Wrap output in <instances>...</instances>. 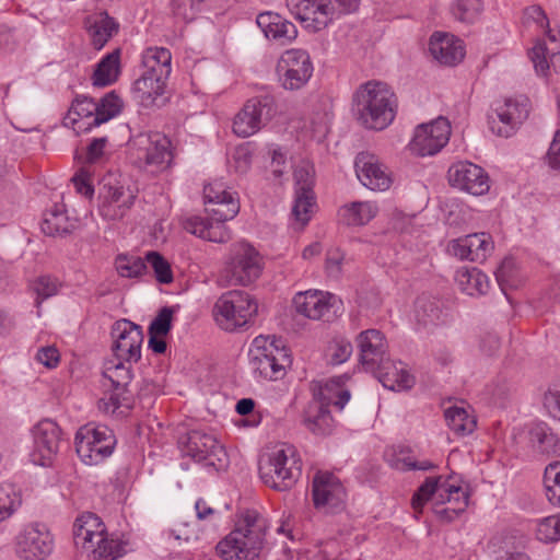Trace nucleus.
<instances>
[{"mask_svg": "<svg viewBox=\"0 0 560 560\" xmlns=\"http://www.w3.org/2000/svg\"><path fill=\"white\" fill-rule=\"evenodd\" d=\"M469 494L450 477H428L411 498L415 512L421 513L424 504L432 501L436 517L444 523L456 520L467 508Z\"/></svg>", "mask_w": 560, "mask_h": 560, "instance_id": "1", "label": "nucleus"}, {"mask_svg": "<svg viewBox=\"0 0 560 560\" xmlns=\"http://www.w3.org/2000/svg\"><path fill=\"white\" fill-rule=\"evenodd\" d=\"M395 94L386 83L369 81L353 95L352 110L365 128L383 130L395 118Z\"/></svg>", "mask_w": 560, "mask_h": 560, "instance_id": "2", "label": "nucleus"}, {"mask_svg": "<svg viewBox=\"0 0 560 560\" xmlns=\"http://www.w3.org/2000/svg\"><path fill=\"white\" fill-rule=\"evenodd\" d=\"M259 477L277 491L291 489L301 476L302 460L293 445L281 444L260 456Z\"/></svg>", "mask_w": 560, "mask_h": 560, "instance_id": "3", "label": "nucleus"}, {"mask_svg": "<svg viewBox=\"0 0 560 560\" xmlns=\"http://www.w3.org/2000/svg\"><path fill=\"white\" fill-rule=\"evenodd\" d=\"M266 529L261 521L247 514L244 523L217 545L224 560H257L265 547Z\"/></svg>", "mask_w": 560, "mask_h": 560, "instance_id": "4", "label": "nucleus"}, {"mask_svg": "<svg viewBox=\"0 0 560 560\" xmlns=\"http://www.w3.org/2000/svg\"><path fill=\"white\" fill-rule=\"evenodd\" d=\"M350 397V392L341 388L336 380H330L320 386L317 392H314L313 399L304 411L303 423L306 429L317 435L329 434L334 427L329 406L334 405L342 410Z\"/></svg>", "mask_w": 560, "mask_h": 560, "instance_id": "5", "label": "nucleus"}, {"mask_svg": "<svg viewBox=\"0 0 560 560\" xmlns=\"http://www.w3.org/2000/svg\"><path fill=\"white\" fill-rule=\"evenodd\" d=\"M262 270L259 253L248 243L232 245L229 257L219 276L222 287H246L260 276Z\"/></svg>", "mask_w": 560, "mask_h": 560, "instance_id": "6", "label": "nucleus"}, {"mask_svg": "<svg viewBox=\"0 0 560 560\" xmlns=\"http://www.w3.org/2000/svg\"><path fill=\"white\" fill-rule=\"evenodd\" d=\"M183 456L190 457L209 471H221L229 466L225 448L212 435L202 430H191L178 440Z\"/></svg>", "mask_w": 560, "mask_h": 560, "instance_id": "7", "label": "nucleus"}, {"mask_svg": "<svg viewBox=\"0 0 560 560\" xmlns=\"http://www.w3.org/2000/svg\"><path fill=\"white\" fill-rule=\"evenodd\" d=\"M258 304L242 290L223 293L214 304V317L221 328L235 331L245 327L257 314Z\"/></svg>", "mask_w": 560, "mask_h": 560, "instance_id": "8", "label": "nucleus"}, {"mask_svg": "<svg viewBox=\"0 0 560 560\" xmlns=\"http://www.w3.org/2000/svg\"><path fill=\"white\" fill-rule=\"evenodd\" d=\"M117 440L112 429L104 424L88 423L74 436L78 456L85 465H97L109 457Z\"/></svg>", "mask_w": 560, "mask_h": 560, "instance_id": "9", "label": "nucleus"}, {"mask_svg": "<svg viewBox=\"0 0 560 560\" xmlns=\"http://www.w3.org/2000/svg\"><path fill=\"white\" fill-rule=\"evenodd\" d=\"M524 18L526 21H532L542 28L551 45V47H549L546 40H539L532 48L529 57L536 72L545 75L550 67H552L556 72H560V42L557 39L556 35L551 33L549 20L545 11L540 5L533 4L524 10Z\"/></svg>", "mask_w": 560, "mask_h": 560, "instance_id": "10", "label": "nucleus"}, {"mask_svg": "<svg viewBox=\"0 0 560 560\" xmlns=\"http://www.w3.org/2000/svg\"><path fill=\"white\" fill-rule=\"evenodd\" d=\"M104 377L112 383L113 390L101 399L106 412L118 416H126L135 405L133 393L128 388L132 380L130 366L119 361L105 368Z\"/></svg>", "mask_w": 560, "mask_h": 560, "instance_id": "11", "label": "nucleus"}, {"mask_svg": "<svg viewBox=\"0 0 560 560\" xmlns=\"http://www.w3.org/2000/svg\"><path fill=\"white\" fill-rule=\"evenodd\" d=\"M277 113L276 100L270 94L248 100L233 120L236 136L247 138L259 131Z\"/></svg>", "mask_w": 560, "mask_h": 560, "instance_id": "12", "label": "nucleus"}, {"mask_svg": "<svg viewBox=\"0 0 560 560\" xmlns=\"http://www.w3.org/2000/svg\"><path fill=\"white\" fill-rule=\"evenodd\" d=\"M313 71L312 59L304 49L285 50L277 63L279 83L287 91H298L304 88L312 78Z\"/></svg>", "mask_w": 560, "mask_h": 560, "instance_id": "13", "label": "nucleus"}, {"mask_svg": "<svg viewBox=\"0 0 560 560\" xmlns=\"http://www.w3.org/2000/svg\"><path fill=\"white\" fill-rule=\"evenodd\" d=\"M295 312L308 319L334 322L342 313V302L332 293L317 290L299 292L293 298Z\"/></svg>", "mask_w": 560, "mask_h": 560, "instance_id": "14", "label": "nucleus"}, {"mask_svg": "<svg viewBox=\"0 0 560 560\" xmlns=\"http://www.w3.org/2000/svg\"><path fill=\"white\" fill-rule=\"evenodd\" d=\"M52 549L54 538L45 524H28L16 537V553L22 560H45Z\"/></svg>", "mask_w": 560, "mask_h": 560, "instance_id": "15", "label": "nucleus"}, {"mask_svg": "<svg viewBox=\"0 0 560 560\" xmlns=\"http://www.w3.org/2000/svg\"><path fill=\"white\" fill-rule=\"evenodd\" d=\"M132 145L140 152L139 156L144 160L147 166L152 171H164L170 167L173 161L171 140L160 132H142L131 140Z\"/></svg>", "mask_w": 560, "mask_h": 560, "instance_id": "16", "label": "nucleus"}, {"mask_svg": "<svg viewBox=\"0 0 560 560\" xmlns=\"http://www.w3.org/2000/svg\"><path fill=\"white\" fill-rule=\"evenodd\" d=\"M451 125L444 117L419 125L409 148L412 153L419 156L434 155L448 142Z\"/></svg>", "mask_w": 560, "mask_h": 560, "instance_id": "17", "label": "nucleus"}, {"mask_svg": "<svg viewBox=\"0 0 560 560\" xmlns=\"http://www.w3.org/2000/svg\"><path fill=\"white\" fill-rule=\"evenodd\" d=\"M313 501L316 509L336 513L343 509L346 490L341 481L329 471H317L312 482Z\"/></svg>", "mask_w": 560, "mask_h": 560, "instance_id": "18", "label": "nucleus"}, {"mask_svg": "<svg viewBox=\"0 0 560 560\" xmlns=\"http://www.w3.org/2000/svg\"><path fill=\"white\" fill-rule=\"evenodd\" d=\"M292 15L312 32L326 28L334 20L335 7L329 0H285Z\"/></svg>", "mask_w": 560, "mask_h": 560, "instance_id": "19", "label": "nucleus"}, {"mask_svg": "<svg viewBox=\"0 0 560 560\" xmlns=\"http://www.w3.org/2000/svg\"><path fill=\"white\" fill-rule=\"evenodd\" d=\"M110 334L114 339L113 351L118 360L137 362L141 358V326L128 319H120L113 325Z\"/></svg>", "mask_w": 560, "mask_h": 560, "instance_id": "20", "label": "nucleus"}, {"mask_svg": "<svg viewBox=\"0 0 560 560\" xmlns=\"http://www.w3.org/2000/svg\"><path fill=\"white\" fill-rule=\"evenodd\" d=\"M98 207L103 219L117 221L122 219L131 209L137 198V191L130 186L120 184H104Z\"/></svg>", "mask_w": 560, "mask_h": 560, "instance_id": "21", "label": "nucleus"}, {"mask_svg": "<svg viewBox=\"0 0 560 560\" xmlns=\"http://www.w3.org/2000/svg\"><path fill=\"white\" fill-rule=\"evenodd\" d=\"M451 186L480 196L489 191V176L480 166L469 162L459 161L451 165L447 172Z\"/></svg>", "mask_w": 560, "mask_h": 560, "instance_id": "22", "label": "nucleus"}, {"mask_svg": "<svg viewBox=\"0 0 560 560\" xmlns=\"http://www.w3.org/2000/svg\"><path fill=\"white\" fill-rule=\"evenodd\" d=\"M60 443V429L58 424L45 419L33 429V452L31 454L34 464L48 466L57 455Z\"/></svg>", "mask_w": 560, "mask_h": 560, "instance_id": "23", "label": "nucleus"}, {"mask_svg": "<svg viewBox=\"0 0 560 560\" xmlns=\"http://www.w3.org/2000/svg\"><path fill=\"white\" fill-rule=\"evenodd\" d=\"M360 363L366 372H375L383 366L387 358V342L378 329H366L357 337Z\"/></svg>", "mask_w": 560, "mask_h": 560, "instance_id": "24", "label": "nucleus"}, {"mask_svg": "<svg viewBox=\"0 0 560 560\" xmlns=\"http://www.w3.org/2000/svg\"><path fill=\"white\" fill-rule=\"evenodd\" d=\"M529 108V100L526 96L506 98L495 108L497 118L502 126L497 127V121L493 119L491 130L501 137L512 136L516 127L528 117Z\"/></svg>", "mask_w": 560, "mask_h": 560, "instance_id": "25", "label": "nucleus"}, {"mask_svg": "<svg viewBox=\"0 0 560 560\" xmlns=\"http://www.w3.org/2000/svg\"><path fill=\"white\" fill-rule=\"evenodd\" d=\"M359 180L371 190H386L390 186V177L378 158L369 152H360L354 161Z\"/></svg>", "mask_w": 560, "mask_h": 560, "instance_id": "26", "label": "nucleus"}, {"mask_svg": "<svg viewBox=\"0 0 560 560\" xmlns=\"http://www.w3.org/2000/svg\"><path fill=\"white\" fill-rule=\"evenodd\" d=\"M256 23L268 39L285 45L298 36L296 26L275 12H264L257 15Z\"/></svg>", "mask_w": 560, "mask_h": 560, "instance_id": "27", "label": "nucleus"}, {"mask_svg": "<svg viewBox=\"0 0 560 560\" xmlns=\"http://www.w3.org/2000/svg\"><path fill=\"white\" fill-rule=\"evenodd\" d=\"M429 51L434 59L446 66L458 63L465 56L462 40L453 35L440 32L431 35Z\"/></svg>", "mask_w": 560, "mask_h": 560, "instance_id": "28", "label": "nucleus"}, {"mask_svg": "<svg viewBox=\"0 0 560 560\" xmlns=\"http://www.w3.org/2000/svg\"><path fill=\"white\" fill-rule=\"evenodd\" d=\"M261 337L254 339L255 351H250V366L256 377L264 380H278L283 374L284 366L262 346Z\"/></svg>", "mask_w": 560, "mask_h": 560, "instance_id": "29", "label": "nucleus"}, {"mask_svg": "<svg viewBox=\"0 0 560 560\" xmlns=\"http://www.w3.org/2000/svg\"><path fill=\"white\" fill-rule=\"evenodd\" d=\"M225 222L211 218L191 217L184 222V229L203 240L213 243H225L231 238Z\"/></svg>", "mask_w": 560, "mask_h": 560, "instance_id": "30", "label": "nucleus"}, {"mask_svg": "<svg viewBox=\"0 0 560 560\" xmlns=\"http://www.w3.org/2000/svg\"><path fill=\"white\" fill-rule=\"evenodd\" d=\"M105 533L101 518L93 513L79 516L73 525V538L77 547L91 549L96 539Z\"/></svg>", "mask_w": 560, "mask_h": 560, "instance_id": "31", "label": "nucleus"}, {"mask_svg": "<svg viewBox=\"0 0 560 560\" xmlns=\"http://www.w3.org/2000/svg\"><path fill=\"white\" fill-rule=\"evenodd\" d=\"M372 374L378 378L384 387L390 390L409 389L415 384L413 376L401 366V363L399 362L397 365L389 359H386L383 366L372 372Z\"/></svg>", "mask_w": 560, "mask_h": 560, "instance_id": "32", "label": "nucleus"}, {"mask_svg": "<svg viewBox=\"0 0 560 560\" xmlns=\"http://www.w3.org/2000/svg\"><path fill=\"white\" fill-rule=\"evenodd\" d=\"M166 81L160 79V77L141 72L140 77L133 82L132 93L142 106L151 107L164 94Z\"/></svg>", "mask_w": 560, "mask_h": 560, "instance_id": "33", "label": "nucleus"}, {"mask_svg": "<svg viewBox=\"0 0 560 560\" xmlns=\"http://www.w3.org/2000/svg\"><path fill=\"white\" fill-rule=\"evenodd\" d=\"M172 54L164 47L147 48L142 55V72L168 80L172 72Z\"/></svg>", "mask_w": 560, "mask_h": 560, "instance_id": "34", "label": "nucleus"}, {"mask_svg": "<svg viewBox=\"0 0 560 560\" xmlns=\"http://www.w3.org/2000/svg\"><path fill=\"white\" fill-rule=\"evenodd\" d=\"M96 102L85 95H78L63 118L65 126H71L77 132L88 131L86 126H83L82 120L84 118L91 119L96 116Z\"/></svg>", "mask_w": 560, "mask_h": 560, "instance_id": "35", "label": "nucleus"}, {"mask_svg": "<svg viewBox=\"0 0 560 560\" xmlns=\"http://www.w3.org/2000/svg\"><path fill=\"white\" fill-rule=\"evenodd\" d=\"M455 281L460 291L470 296L486 294L489 289L487 275L478 268H459L456 271Z\"/></svg>", "mask_w": 560, "mask_h": 560, "instance_id": "36", "label": "nucleus"}, {"mask_svg": "<svg viewBox=\"0 0 560 560\" xmlns=\"http://www.w3.org/2000/svg\"><path fill=\"white\" fill-rule=\"evenodd\" d=\"M415 315L418 324L428 327L444 323L442 303L436 298L422 294L416 301Z\"/></svg>", "mask_w": 560, "mask_h": 560, "instance_id": "37", "label": "nucleus"}, {"mask_svg": "<svg viewBox=\"0 0 560 560\" xmlns=\"http://www.w3.org/2000/svg\"><path fill=\"white\" fill-rule=\"evenodd\" d=\"M529 436L533 445L542 454L560 455V438L545 422L532 427Z\"/></svg>", "mask_w": 560, "mask_h": 560, "instance_id": "38", "label": "nucleus"}, {"mask_svg": "<svg viewBox=\"0 0 560 560\" xmlns=\"http://www.w3.org/2000/svg\"><path fill=\"white\" fill-rule=\"evenodd\" d=\"M120 50L116 49L107 54L97 63L93 73V85L103 88L113 84L119 75Z\"/></svg>", "mask_w": 560, "mask_h": 560, "instance_id": "39", "label": "nucleus"}, {"mask_svg": "<svg viewBox=\"0 0 560 560\" xmlns=\"http://www.w3.org/2000/svg\"><path fill=\"white\" fill-rule=\"evenodd\" d=\"M118 27V23L107 12L100 13L89 26V34L94 48L102 49L113 35L117 33Z\"/></svg>", "mask_w": 560, "mask_h": 560, "instance_id": "40", "label": "nucleus"}, {"mask_svg": "<svg viewBox=\"0 0 560 560\" xmlns=\"http://www.w3.org/2000/svg\"><path fill=\"white\" fill-rule=\"evenodd\" d=\"M74 223L70 221L66 212L55 207L47 211L40 224L44 234L48 236H62L69 234L74 229Z\"/></svg>", "mask_w": 560, "mask_h": 560, "instance_id": "41", "label": "nucleus"}, {"mask_svg": "<svg viewBox=\"0 0 560 560\" xmlns=\"http://www.w3.org/2000/svg\"><path fill=\"white\" fill-rule=\"evenodd\" d=\"M122 105V100L114 91L108 92L98 102H96V116L93 118V121H89L86 124L85 129L98 127L116 117L120 114Z\"/></svg>", "mask_w": 560, "mask_h": 560, "instance_id": "42", "label": "nucleus"}, {"mask_svg": "<svg viewBox=\"0 0 560 560\" xmlns=\"http://www.w3.org/2000/svg\"><path fill=\"white\" fill-rule=\"evenodd\" d=\"M444 416L448 428L459 436H466L476 429V418L463 407H450L445 410Z\"/></svg>", "mask_w": 560, "mask_h": 560, "instance_id": "43", "label": "nucleus"}, {"mask_svg": "<svg viewBox=\"0 0 560 560\" xmlns=\"http://www.w3.org/2000/svg\"><path fill=\"white\" fill-rule=\"evenodd\" d=\"M465 245L472 256V261L483 262L493 249L491 236L487 233H475L464 236Z\"/></svg>", "mask_w": 560, "mask_h": 560, "instance_id": "44", "label": "nucleus"}, {"mask_svg": "<svg viewBox=\"0 0 560 560\" xmlns=\"http://www.w3.org/2000/svg\"><path fill=\"white\" fill-rule=\"evenodd\" d=\"M483 10L481 0H456L452 5L453 16L466 24L476 23Z\"/></svg>", "mask_w": 560, "mask_h": 560, "instance_id": "45", "label": "nucleus"}, {"mask_svg": "<svg viewBox=\"0 0 560 560\" xmlns=\"http://www.w3.org/2000/svg\"><path fill=\"white\" fill-rule=\"evenodd\" d=\"M376 212L377 208L373 203L358 201L345 208L343 215L349 225H364L376 215Z\"/></svg>", "mask_w": 560, "mask_h": 560, "instance_id": "46", "label": "nucleus"}, {"mask_svg": "<svg viewBox=\"0 0 560 560\" xmlns=\"http://www.w3.org/2000/svg\"><path fill=\"white\" fill-rule=\"evenodd\" d=\"M86 552H92L95 558L104 560H115L125 553V546L116 539H108L104 534L95 540L91 549Z\"/></svg>", "mask_w": 560, "mask_h": 560, "instance_id": "47", "label": "nucleus"}, {"mask_svg": "<svg viewBox=\"0 0 560 560\" xmlns=\"http://www.w3.org/2000/svg\"><path fill=\"white\" fill-rule=\"evenodd\" d=\"M115 267L119 276L124 278H139L147 272L145 259L133 255H118Z\"/></svg>", "mask_w": 560, "mask_h": 560, "instance_id": "48", "label": "nucleus"}, {"mask_svg": "<svg viewBox=\"0 0 560 560\" xmlns=\"http://www.w3.org/2000/svg\"><path fill=\"white\" fill-rule=\"evenodd\" d=\"M352 352V343L347 338L336 337L326 348V360L330 365H340L349 360Z\"/></svg>", "mask_w": 560, "mask_h": 560, "instance_id": "49", "label": "nucleus"}, {"mask_svg": "<svg viewBox=\"0 0 560 560\" xmlns=\"http://www.w3.org/2000/svg\"><path fill=\"white\" fill-rule=\"evenodd\" d=\"M59 288H60V282L55 277L44 275V276H39L38 278H36L31 284V289L36 295V298H35L36 307L39 308L40 304L45 300L56 295L59 291Z\"/></svg>", "mask_w": 560, "mask_h": 560, "instance_id": "50", "label": "nucleus"}, {"mask_svg": "<svg viewBox=\"0 0 560 560\" xmlns=\"http://www.w3.org/2000/svg\"><path fill=\"white\" fill-rule=\"evenodd\" d=\"M21 504V495L13 485H0V522L10 517Z\"/></svg>", "mask_w": 560, "mask_h": 560, "instance_id": "51", "label": "nucleus"}, {"mask_svg": "<svg viewBox=\"0 0 560 560\" xmlns=\"http://www.w3.org/2000/svg\"><path fill=\"white\" fill-rule=\"evenodd\" d=\"M544 480L548 500L552 504L560 505V462L546 467Z\"/></svg>", "mask_w": 560, "mask_h": 560, "instance_id": "52", "label": "nucleus"}, {"mask_svg": "<svg viewBox=\"0 0 560 560\" xmlns=\"http://www.w3.org/2000/svg\"><path fill=\"white\" fill-rule=\"evenodd\" d=\"M238 211L240 202L236 197L219 201L218 203L209 205L207 207V212L210 215L209 218L222 222L234 219Z\"/></svg>", "mask_w": 560, "mask_h": 560, "instance_id": "53", "label": "nucleus"}, {"mask_svg": "<svg viewBox=\"0 0 560 560\" xmlns=\"http://www.w3.org/2000/svg\"><path fill=\"white\" fill-rule=\"evenodd\" d=\"M392 466L402 471L422 470L428 471L434 469L436 466L430 460H416L409 455V452L401 447L400 452L395 455L392 460Z\"/></svg>", "mask_w": 560, "mask_h": 560, "instance_id": "54", "label": "nucleus"}, {"mask_svg": "<svg viewBox=\"0 0 560 560\" xmlns=\"http://www.w3.org/2000/svg\"><path fill=\"white\" fill-rule=\"evenodd\" d=\"M145 264L151 266L160 283L167 284L173 281L171 265L160 253L149 252L145 255Z\"/></svg>", "mask_w": 560, "mask_h": 560, "instance_id": "55", "label": "nucleus"}, {"mask_svg": "<svg viewBox=\"0 0 560 560\" xmlns=\"http://www.w3.org/2000/svg\"><path fill=\"white\" fill-rule=\"evenodd\" d=\"M537 538L544 542L560 540V515H552L537 524Z\"/></svg>", "mask_w": 560, "mask_h": 560, "instance_id": "56", "label": "nucleus"}, {"mask_svg": "<svg viewBox=\"0 0 560 560\" xmlns=\"http://www.w3.org/2000/svg\"><path fill=\"white\" fill-rule=\"evenodd\" d=\"M314 203V194L295 192V200L292 208V215L302 225L311 219V208Z\"/></svg>", "mask_w": 560, "mask_h": 560, "instance_id": "57", "label": "nucleus"}, {"mask_svg": "<svg viewBox=\"0 0 560 560\" xmlns=\"http://www.w3.org/2000/svg\"><path fill=\"white\" fill-rule=\"evenodd\" d=\"M173 308L165 306L161 308L149 326V334L166 336L172 328Z\"/></svg>", "mask_w": 560, "mask_h": 560, "instance_id": "58", "label": "nucleus"}, {"mask_svg": "<svg viewBox=\"0 0 560 560\" xmlns=\"http://www.w3.org/2000/svg\"><path fill=\"white\" fill-rule=\"evenodd\" d=\"M203 196L206 205L218 203L226 199L236 197V192L226 190L221 183H214L205 186Z\"/></svg>", "mask_w": 560, "mask_h": 560, "instance_id": "59", "label": "nucleus"}, {"mask_svg": "<svg viewBox=\"0 0 560 560\" xmlns=\"http://www.w3.org/2000/svg\"><path fill=\"white\" fill-rule=\"evenodd\" d=\"M295 192H313V175L308 166H299L294 171Z\"/></svg>", "mask_w": 560, "mask_h": 560, "instance_id": "60", "label": "nucleus"}, {"mask_svg": "<svg viewBox=\"0 0 560 560\" xmlns=\"http://www.w3.org/2000/svg\"><path fill=\"white\" fill-rule=\"evenodd\" d=\"M513 271L514 260L512 258H505L495 271L497 281L505 294V289L514 285V281L512 279Z\"/></svg>", "mask_w": 560, "mask_h": 560, "instance_id": "61", "label": "nucleus"}, {"mask_svg": "<svg viewBox=\"0 0 560 560\" xmlns=\"http://www.w3.org/2000/svg\"><path fill=\"white\" fill-rule=\"evenodd\" d=\"M168 538H174L179 542H190L191 540L198 539V535L195 529L190 528L188 523H178L173 528L167 530Z\"/></svg>", "mask_w": 560, "mask_h": 560, "instance_id": "62", "label": "nucleus"}, {"mask_svg": "<svg viewBox=\"0 0 560 560\" xmlns=\"http://www.w3.org/2000/svg\"><path fill=\"white\" fill-rule=\"evenodd\" d=\"M345 260L343 253L336 248L329 250L326 257V270L330 277L339 278L342 271V264Z\"/></svg>", "mask_w": 560, "mask_h": 560, "instance_id": "63", "label": "nucleus"}, {"mask_svg": "<svg viewBox=\"0 0 560 560\" xmlns=\"http://www.w3.org/2000/svg\"><path fill=\"white\" fill-rule=\"evenodd\" d=\"M544 406L550 417L560 420V390H548L544 396Z\"/></svg>", "mask_w": 560, "mask_h": 560, "instance_id": "64", "label": "nucleus"}]
</instances>
